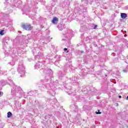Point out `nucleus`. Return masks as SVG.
I'll return each mask as SVG.
<instances>
[{
  "mask_svg": "<svg viewBox=\"0 0 128 128\" xmlns=\"http://www.w3.org/2000/svg\"><path fill=\"white\" fill-rule=\"evenodd\" d=\"M22 28L26 30H32V26L28 23L22 24Z\"/></svg>",
  "mask_w": 128,
  "mask_h": 128,
  "instance_id": "nucleus-1",
  "label": "nucleus"
},
{
  "mask_svg": "<svg viewBox=\"0 0 128 128\" xmlns=\"http://www.w3.org/2000/svg\"><path fill=\"white\" fill-rule=\"evenodd\" d=\"M58 22V18L56 16L54 17L52 20V24H56Z\"/></svg>",
  "mask_w": 128,
  "mask_h": 128,
  "instance_id": "nucleus-2",
  "label": "nucleus"
},
{
  "mask_svg": "<svg viewBox=\"0 0 128 128\" xmlns=\"http://www.w3.org/2000/svg\"><path fill=\"white\" fill-rule=\"evenodd\" d=\"M120 16L124 20L126 18H128V14L126 13H121Z\"/></svg>",
  "mask_w": 128,
  "mask_h": 128,
  "instance_id": "nucleus-3",
  "label": "nucleus"
},
{
  "mask_svg": "<svg viewBox=\"0 0 128 128\" xmlns=\"http://www.w3.org/2000/svg\"><path fill=\"white\" fill-rule=\"evenodd\" d=\"M12 116V114L10 112H8V118H10V116Z\"/></svg>",
  "mask_w": 128,
  "mask_h": 128,
  "instance_id": "nucleus-4",
  "label": "nucleus"
},
{
  "mask_svg": "<svg viewBox=\"0 0 128 128\" xmlns=\"http://www.w3.org/2000/svg\"><path fill=\"white\" fill-rule=\"evenodd\" d=\"M4 30H2L1 31H0V34L1 36H4Z\"/></svg>",
  "mask_w": 128,
  "mask_h": 128,
  "instance_id": "nucleus-5",
  "label": "nucleus"
},
{
  "mask_svg": "<svg viewBox=\"0 0 128 128\" xmlns=\"http://www.w3.org/2000/svg\"><path fill=\"white\" fill-rule=\"evenodd\" d=\"M96 114H102V112H100V110H98V112H96Z\"/></svg>",
  "mask_w": 128,
  "mask_h": 128,
  "instance_id": "nucleus-6",
  "label": "nucleus"
},
{
  "mask_svg": "<svg viewBox=\"0 0 128 128\" xmlns=\"http://www.w3.org/2000/svg\"><path fill=\"white\" fill-rule=\"evenodd\" d=\"M64 50L65 52H66V53H68V51H67L68 50V48H64Z\"/></svg>",
  "mask_w": 128,
  "mask_h": 128,
  "instance_id": "nucleus-7",
  "label": "nucleus"
},
{
  "mask_svg": "<svg viewBox=\"0 0 128 128\" xmlns=\"http://www.w3.org/2000/svg\"><path fill=\"white\" fill-rule=\"evenodd\" d=\"M96 28H98V25H95L94 28V30H96Z\"/></svg>",
  "mask_w": 128,
  "mask_h": 128,
  "instance_id": "nucleus-8",
  "label": "nucleus"
},
{
  "mask_svg": "<svg viewBox=\"0 0 128 128\" xmlns=\"http://www.w3.org/2000/svg\"><path fill=\"white\" fill-rule=\"evenodd\" d=\"M118 98H122V96H119Z\"/></svg>",
  "mask_w": 128,
  "mask_h": 128,
  "instance_id": "nucleus-9",
  "label": "nucleus"
},
{
  "mask_svg": "<svg viewBox=\"0 0 128 128\" xmlns=\"http://www.w3.org/2000/svg\"><path fill=\"white\" fill-rule=\"evenodd\" d=\"M126 100H128V96H127Z\"/></svg>",
  "mask_w": 128,
  "mask_h": 128,
  "instance_id": "nucleus-10",
  "label": "nucleus"
}]
</instances>
